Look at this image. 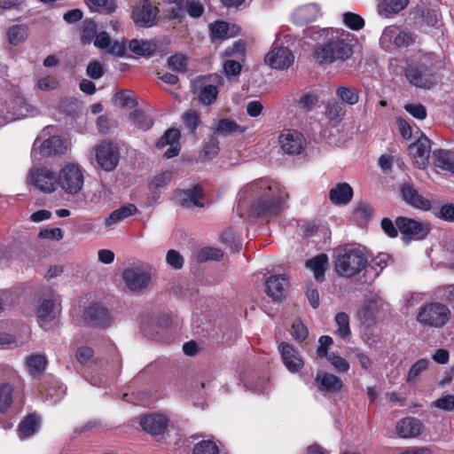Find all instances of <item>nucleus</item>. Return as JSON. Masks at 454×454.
Wrapping results in <instances>:
<instances>
[{
  "label": "nucleus",
  "instance_id": "obj_1",
  "mask_svg": "<svg viewBox=\"0 0 454 454\" xmlns=\"http://www.w3.org/2000/svg\"><path fill=\"white\" fill-rule=\"evenodd\" d=\"M441 68V60L434 53L429 52L423 54L417 62L408 65L404 74L411 85L429 90L437 84Z\"/></svg>",
  "mask_w": 454,
  "mask_h": 454
},
{
  "label": "nucleus",
  "instance_id": "obj_2",
  "mask_svg": "<svg viewBox=\"0 0 454 454\" xmlns=\"http://www.w3.org/2000/svg\"><path fill=\"white\" fill-rule=\"evenodd\" d=\"M253 192L259 198L251 205L250 212L256 218H270L282 211L283 200L280 196L272 192L271 186L265 181L259 180L251 184Z\"/></svg>",
  "mask_w": 454,
  "mask_h": 454
},
{
  "label": "nucleus",
  "instance_id": "obj_3",
  "mask_svg": "<svg viewBox=\"0 0 454 454\" xmlns=\"http://www.w3.org/2000/svg\"><path fill=\"white\" fill-rule=\"evenodd\" d=\"M336 254L334 269L341 277H354L366 267L367 258L359 249L345 247L338 249Z\"/></svg>",
  "mask_w": 454,
  "mask_h": 454
},
{
  "label": "nucleus",
  "instance_id": "obj_4",
  "mask_svg": "<svg viewBox=\"0 0 454 454\" xmlns=\"http://www.w3.org/2000/svg\"><path fill=\"white\" fill-rule=\"evenodd\" d=\"M353 53L352 46L344 39L331 38L325 43L315 46L313 58L319 65L332 64L335 61H345Z\"/></svg>",
  "mask_w": 454,
  "mask_h": 454
},
{
  "label": "nucleus",
  "instance_id": "obj_5",
  "mask_svg": "<svg viewBox=\"0 0 454 454\" xmlns=\"http://www.w3.org/2000/svg\"><path fill=\"white\" fill-rule=\"evenodd\" d=\"M451 318V310L440 301H428L422 304L417 313L416 320L425 327L442 328Z\"/></svg>",
  "mask_w": 454,
  "mask_h": 454
},
{
  "label": "nucleus",
  "instance_id": "obj_6",
  "mask_svg": "<svg viewBox=\"0 0 454 454\" xmlns=\"http://www.w3.org/2000/svg\"><path fill=\"white\" fill-rule=\"evenodd\" d=\"M27 182L35 189L43 193H51L59 186L57 175L46 167H34L30 168Z\"/></svg>",
  "mask_w": 454,
  "mask_h": 454
},
{
  "label": "nucleus",
  "instance_id": "obj_7",
  "mask_svg": "<svg viewBox=\"0 0 454 454\" xmlns=\"http://www.w3.org/2000/svg\"><path fill=\"white\" fill-rule=\"evenodd\" d=\"M57 176L59 185L69 194L78 193L83 186V171L77 164L69 163L65 165Z\"/></svg>",
  "mask_w": 454,
  "mask_h": 454
},
{
  "label": "nucleus",
  "instance_id": "obj_8",
  "mask_svg": "<svg viewBox=\"0 0 454 454\" xmlns=\"http://www.w3.org/2000/svg\"><path fill=\"white\" fill-rule=\"evenodd\" d=\"M95 158L98 165L105 171L114 170L120 161L119 147L109 140H103L94 147Z\"/></svg>",
  "mask_w": 454,
  "mask_h": 454
},
{
  "label": "nucleus",
  "instance_id": "obj_9",
  "mask_svg": "<svg viewBox=\"0 0 454 454\" xmlns=\"http://www.w3.org/2000/svg\"><path fill=\"white\" fill-rule=\"evenodd\" d=\"M395 225L401 234L403 235V240H422L427 237L431 228L428 223H423L407 216H398L395 218Z\"/></svg>",
  "mask_w": 454,
  "mask_h": 454
},
{
  "label": "nucleus",
  "instance_id": "obj_10",
  "mask_svg": "<svg viewBox=\"0 0 454 454\" xmlns=\"http://www.w3.org/2000/svg\"><path fill=\"white\" fill-rule=\"evenodd\" d=\"M160 9L151 0H138L133 6L131 19L141 27H152L156 25Z\"/></svg>",
  "mask_w": 454,
  "mask_h": 454
},
{
  "label": "nucleus",
  "instance_id": "obj_11",
  "mask_svg": "<svg viewBox=\"0 0 454 454\" xmlns=\"http://www.w3.org/2000/svg\"><path fill=\"white\" fill-rule=\"evenodd\" d=\"M278 142L285 153L290 155L301 154L306 145L304 136L300 131L293 129L282 130L278 137Z\"/></svg>",
  "mask_w": 454,
  "mask_h": 454
},
{
  "label": "nucleus",
  "instance_id": "obj_12",
  "mask_svg": "<svg viewBox=\"0 0 454 454\" xmlns=\"http://www.w3.org/2000/svg\"><path fill=\"white\" fill-rule=\"evenodd\" d=\"M264 61L271 68L285 70L293 65L294 56L287 47L274 43L265 55Z\"/></svg>",
  "mask_w": 454,
  "mask_h": 454
},
{
  "label": "nucleus",
  "instance_id": "obj_13",
  "mask_svg": "<svg viewBox=\"0 0 454 454\" xmlns=\"http://www.w3.org/2000/svg\"><path fill=\"white\" fill-rule=\"evenodd\" d=\"M400 194L403 200L413 208L426 212L432 208L431 200L419 194L411 182H404L400 185Z\"/></svg>",
  "mask_w": 454,
  "mask_h": 454
},
{
  "label": "nucleus",
  "instance_id": "obj_14",
  "mask_svg": "<svg viewBox=\"0 0 454 454\" xmlns=\"http://www.w3.org/2000/svg\"><path fill=\"white\" fill-rule=\"evenodd\" d=\"M142 429L153 437L161 436L168 426V419L162 415L152 413L139 418Z\"/></svg>",
  "mask_w": 454,
  "mask_h": 454
},
{
  "label": "nucleus",
  "instance_id": "obj_15",
  "mask_svg": "<svg viewBox=\"0 0 454 454\" xmlns=\"http://www.w3.org/2000/svg\"><path fill=\"white\" fill-rule=\"evenodd\" d=\"M122 278L130 291L139 292L148 286L152 275L138 268H130L123 271Z\"/></svg>",
  "mask_w": 454,
  "mask_h": 454
},
{
  "label": "nucleus",
  "instance_id": "obj_16",
  "mask_svg": "<svg viewBox=\"0 0 454 454\" xmlns=\"http://www.w3.org/2000/svg\"><path fill=\"white\" fill-rule=\"evenodd\" d=\"M84 320L93 327L106 328L111 324V317L106 308L98 303L90 304L84 310Z\"/></svg>",
  "mask_w": 454,
  "mask_h": 454
},
{
  "label": "nucleus",
  "instance_id": "obj_17",
  "mask_svg": "<svg viewBox=\"0 0 454 454\" xmlns=\"http://www.w3.org/2000/svg\"><path fill=\"white\" fill-rule=\"evenodd\" d=\"M278 351L281 355L283 364L290 372H298L304 366V361L291 344L282 341L278 345Z\"/></svg>",
  "mask_w": 454,
  "mask_h": 454
},
{
  "label": "nucleus",
  "instance_id": "obj_18",
  "mask_svg": "<svg viewBox=\"0 0 454 454\" xmlns=\"http://www.w3.org/2000/svg\"><path fill=\"white\" fill-rule=\"evenodd\" d=\"M200 80L204 82L209 81L215 83L203 86L199 93L200 102L202 105L210 106L216 100L219 93L217 86L223 83V79L217 74H211L200 77Z\"/></svg>",
  "mask_w": 454,
  "mask_h": 454
},
{
  "label": "nucleus",
  "instance_id": "obj_19",
  "mask_svg": "<svg viewBox=\"0 0 454 454\" xmlns=\"http://www.w3.org/2000/svg\"><path fill=\"white\" fill-rule=\"evenodd\" d=\"M394 37V44L398 48H407L416 43L417 35L409 30H402L395 35V27H387L380 37V43L384 44L386 42H390Z\"/></svg>",
  "mask_w": 454,
  "mask_h": 454
},
{
  "label": "nucleus",
  "instance_id": "obj_20",
  "mask_svg": "<svg viewBox=\"0 0 454 454\" xmlns=\"http://www.w3.org/2000/svg\"><path fill=\"white\" fill-rule=\"evenodd\" d=\"M289 281L285 274L271 275L265 282V292L268 296L275 301L282 300L288 288Z\"/></svg>",
  "mask_w": 454,
  "mask_h": 454
},
{
  "label": "nucleus",
  "instance_id": "obj_21",
  "mask_svg": "<svg viewBox=\"0 0 454 454\" xmlns=\"http://www.w3.org/2000/svg\"><path fill=\"white\" fill-rule=\"evenodd\" d=\"M203 197V191L200 185L195 184L191 189L177 190L175 192V199L177 202L184 207L191 205L202 207L203 204L200 199Z\"/></svg>",
  "mask_w": 454,
  "mask_h": 454
},
{
  "label": "nucleus",
  "instance_id": "obj_22",
  "mask_svg": "<svg viewBox=\"0 0 454 454\" xmlns=\"http://www.w3.org/2000/svg\"><path fill=\"white\" fill-rule=\"evenodd\" d=\"M56 302L55 294L50 290L49 297L43 299L37 308L36 315L41 325L51 322L57 317Z\"/></svg>",
  "mask_w": 454,
  "mask_h": 454
},
{
  "label": "nucleus",
  "instance_id": "obj_23",
  "mask_svg": "<svg viewBox=\"0 0 454 454\" xmlns=\"http://www.w3.org/2000/svg\"><path fill=\"white\" fill-rule=\"evenodd\" d=\"M346 113L345 106L341 102L332 98L326 103L324 114L330 124L333 127H337L344 120Z\"/></svg>",
  "mask_w": 454,
  "mask_h": 454
},
{
  "label": "nucleus",
  "instance_id": "obj_24",
  "mask_svg": "<svg viewBox=\"0 0 454 454\" xmlns=\"http://www.w3.org/2000/svg\"><path fill=\"white\" fill-rule=\"evenodd\" d=\"M8 113L13 119H21L33 116L35 109L30 106L23 97H14L8 103Z\"/></svg>",
  "mask_w": 454,
  "mask_h": 454
},
{
  "label": "nucleus",
  "instance_id": "obj_25",
  "mask_svg": "<svg viewBox=\"0 0 454 454\" xmlns=\"http://www.w3.org/2000/svg\"><path fill=\"white\" fill-rule=\"evenodd\" d=\"M315 381L322 392L337 393L343 387V382L340 378L328 372L317 373Z\"/></svg>",
  "mask_w": 454,
  "mask_h": 454
},
{
  "label": "nucleus",
  "instance_id": "obj_26",
  "mask_svg": "<svg viewBox=\"0 0 454 454\" xmlns=\"http://www.w3.org/2000/svg\"><path fill=\"white\" fill-rule=\"evenodd\" d=\"M353 188L348 183H338L329 192V200L334 205H347L353 198Z\"/></svg>",
  "mask_w": 454,
  "mask_h": 454
},
{
  "label": "nucleus",
  "instance_id": "obj_27",
  "mask_svg": "<svg viewBox=\"0 0 454 454\" xmlns=\"http://www.w3.org/2000/svg\"><path fill=\"white\" fill-rule=\"evenodd\" d=\"M396 431L400 437H415L421 434L422 423L415 418H404L398 422Z\"/></svg>",
  "mask_w": 454,
  "mask_h": 454
},
{
  "label": "nucleus",
  "instance_id": "obj_28",
  "mask_svg": "<svg viewBox=\"0 0 454 454\" xmlns=\"http://www.w3.org/2000/svg\"><path fill=\"white\" fill-rule=\"evenodd\" d=\"M67 149L66 142L59 136H51L41 145L40 153L43 156L62 155Z\"/></svg>",
  "mask_w": 454,
  "mask_h": 454
},
{
  "label": "nucleus",
  "instance_id": "obj_29",
  "mask_svg": "<svg viewBox=\"0 0 454 454\" xmlns=\"http://www.w3.org/2000/svg\"><path fill=\"white\" fill-rule=\"evenodd\" d=\"M41 424V418L35 412L29 413L24 417L18 426V434L20 439L33 435Z\"/></svg>",
  "mask_w": 454,
  "mask_h": 454
},
{
  "label": "nucleus",
  "instance_id": "obj_30",
  "mask_svg": "<svg viewBox=\"0 0 454 454\" xmlns=\"http://www.w3.org/2000/svg\"><path fill=\"white\" fill-rule=\"evenodd\" d=\"M129 48L138 56L150 58L159 51V44L154 41L132 39L129 42Z\"/></svg>",
  "mask_w": 454,
  "mask_h": 454
},
{
  "label": "nucleus",
  "instance_id": "obj_31",
  "mask_svg": "<svg viewBox=\"0 0 454 454\" xmlns=\"http://www.w3.org/2000/svg\"><path fill=\"white\" fill-rule=\"evenodd\" d=\"M430 150L431 140L423 133L420 134L414 143L409 145V152L414 158H425L427 160Z\"/></svg>",
  "mask_w": 454,
  "mask_h": 454
},
{
  "label": "nucleus",
  "instance_id": "obj_32",
  "mask_svg": "<svg viewBox=\"0 0 454 454\" xmlns=\"http://www.w3.org/2000/svg\"><path fill=\"white\" fill-rule=\"evenodd\" d=\"M84 2L91 12L111 15L118 8L117 0H85Z\"/></svg>",
  "mask_w": 454,
  "mask_h": 454
},
{
  "label": "nucleus",
  "instance_id": "obj_33",
  "mask_svg": "<svg viewBox=\"0 0 454 454\" xmlns=\"http://www.w3.org/2000/svg\"><path fill=\"white\" fill-rule=\"evenodd\" d=\"M48 360L43 354H33L26 358V367L32 376H37L44 372Z\"/></svg>",
  "mask_w": 454,
  "mask_h": 454
},
{
  "label": "nucleus",
  "instance_id": "obj_34",
  "mask_svg": "<svg viewBox=\"0 0 454 454\" xmlns=\"http://www.w3.org/2000/svg\"><path fill=\"white\" fill-rule=\"evenodd\" d=\"M328 262L325 254H320L306 262V266L313 270L316 280L322 282L325 278V272Z\"/></svg>",
  "mask_w": 454,
  "mask_h": 454
},
{
  "label": "nucleus",
  "instance_id": "obj_35",
  "mask_svg": "<svg viewBox=\"0 0 454 454\" xmlns=\"http://www.w3.org/2000/svg\"><path fill=\"white\" fill-rule=\"evenodd\" d=\"M336 97L343 105L354 106L359 102L360 91L351 86H339L335 90Z\"/></svg>",
  "mask_w": 454,
  "mask_h": 454
},
{
  "label": "nucleus",
  "instance_id": "obj_36",
  "mask_svg": "<svg viewBox=\"0 0 454 454\" xmlns=\"http://www.w3.org/2000/svg\"><path fill=\"white\" fill-rule=\"evenodd\" d=\"M98 25L92 19H85L80 27V42L82 45H89L97 35Z\"/></svg>",
  "mask_w": 454,
  "mask_h": 454
},
{
  "label": "nucleus",
  "instance_id": "obj_37",
  "mask_svg": "<svg viewBox=\"0 0 454 454\" xmlns=\"http://www.w3.org/2000/svg\"><path fill=\"white\" fill-rule=\"evenodd\" d=\"M433 160L435 167L454 173V159L449 151L443 149L434 151Z\"/></svg>",
  "mask_w": 454,
  "mask_h": 454
},
{
  "label": "nucleus",
  "instance_id": "obj_38",
  "mask_svg": "<svg viewBox=\"0 0 454 454\" xmlns=\"http://www.w3.org/2000/svg\"><path fill=\"white\" fill-rule=\"evenodd\" d=\"M6 35L9 43L17 46L28 37V27L25 24L13 25L7 29Z\"/></svg>",
  "mask_w": 454,
  "mask_h": 454
},
{
  "label": "nucleus",
  "instance_id": "obj_39",
  "mask_svg": "<svg viewBox=\"0 0 454 454\" xmlns=\"http://www.w3.org/2000/svg\"><path fill=\"white\" fill-rule=\"evenodd\" d=\"M410 3V0H382L379 4V12L387 17L390 14H395L404 10Z\"/></svg>",
  "mask_w": 454,
  "mask_h": 454
},
{
  "label": "nucleus",
  "instance_id": "obj_40",
  "mask_svg": "<svg viewBox=\"0 0 454 454\" xmlns=\"http://www.w3.org/2000/svg\"><path fill=\"white\" fill-rule=\"evenodd\" d=\"M137 212V207L133 204L121 206L120 208L114 210L109 216L106 219V225L112 226L123 219L133 215Z\"/></svg>",
  "mask_w": 454,
  "mask_h": 454
},
{
  "label": "nucleus",
  "instance_id": "obj_41",
  "mask_svg": "<svg viewBox=\"0 0 454 454\" xmlns=\"http://www.w3.org/2000/svg\"><path fill=\"white\" fill-rule=\"evenodd\" d=\"M246 129L239 126L236 121L223 118L217 123L216 132L222 136H228L232 134H241L245 132Z\"/></svg>",
  "mask_w": 454,
  "mask_h": 454
},
{
  "label": "nucleus",
  "instance_id": "obj_42",
  "mask_svg": "<svg viewBox=\"0 0 454 454\" xmlns=\"http://www.w3.org/2000/svg\"><path fill=\"white\" fill-rule=\"evenodd\" d=\"M337 329L334 333L341 338L347 340L351 335V330L349 326V317L345 312H339L336 314L334 318Z\"/></svg>",
  "mask_w": 454,
  "mask_h": 454
},
{
  "label": "nucleus",
  "instance_id": "obj_43",
  "mask_svg": "<svg viewBox=\"0 0 454 454\" xmlns=\"http://www.w3.org/2000/svg\"><path fill=\"white\" fill-rule=\"evenodd\" d=\"M14 387L9 383L0 384V412L5 413L13 402Z\"/></svg>",
  "mask_w": 454,
  "mask_h": 454
},
{
  "label": "nucleus",
  "instance_id": "obj_44",
  "mask_svg": "<svg viewBox=\"0 0 454 454\" xmlns=\"http://www.w3.org/2000/svg\"><path fill=\"white\" fill-rule=\"evenodd\" d=\"M129 119L136 127L143 130H148L153 125V119L141 109H135L131 112Z\"/></svg>",
  "mask_w": 454,
  "mask_h": 454
},
{
  "label": "nucleus",
  "instance_id": "obj_45",
  "mask_svg": "<svg viewBox=\"0 0 454 454\" xmlns=\"http://www.w3.org/2000/svg\"><path fill=\"white\" fill-rule=\"evenodd\" d=\"M376 310L377 305L374 301H366L358 309L356 314L357 319L362 324L372 322L375 317Z\"/></svg>",
  "mask_w": 454,
  "mask_h": 454
},
{
  "label": "nucleus",
  "instance_id": "obj_46",
  "mask_svg": "<svg viewBox=\"0 0 454 454\" xmlns=\"http://www.w3.org/2000/svg\"><path fill=\"white\" fill-rule=\"evenodd\" d=\"M167 63L171 70L177 73H184L187 68L188 59L183 53H176L168 59Z\"/></svg>",
  "mask_w": 454,
  "mask_h": 454
},
{
  "label": "nucleus",
  "instance_id": "obj_47",
  "mask_svg": "<svg viewBox=\"0 0 454 454\" xmlns=\"http://www.w3.org/2000/svg\"><path fill=\"white\" fill-rule=\"evenodd\" d=\"M246 46V43L243 40L236 41L231 46L225 49L224 56L240 59L244 62L247 51Z\"/></svg>",
  "mask_w": 454,
  "mask_h": 454
},
{
  "label": "nucleus",
  "instance_id": "obj_48",
  "mask_svg": "<svg viewBox=\"0 0 454 454\" xmlns=\"http://www.w3.org/2000/svg\"><path fill=\"white\" fill-rule=\"evenodd\" d=\"M219 447L213 440H202L192 449V454H219Z\"/></svg>",
  "mask_w": 454,
  "mask_h": 454
},
{
  "label": "nucleus",
  "instance_id": "obj_49",
  "mask_svg": "<svg viewBox=\"0 0 454 454\" xmlns=\"http://www.w3.org/2000/svg\"><path fill=\"white\" fill-rule=\"evenodd\" d=\"M181 134L176 129H168L163 134V136L158 140L156 146L159 149H162L167 145L179 144Z\"/></svg>",
  "mask_w": 454,
  "mask_h": 454
},
{
  "label": "nucleus",
  "instance_id": "obj_50",
  "mask_svg": "<svg viewBox=\"0 0 454 454\" xmlns=\"http://www.w3.org/2000/svg\"><path fill=\"white\" fill-rule=\"evenodd\" d=\"M343 23L348 28L358 31L364 28L365 22L362 16L355 12H347L343 14Z\"/></svg>",
  "mask_w": 454,
  "mask_h": 454
},
{
  "label": "nucleus",
  "instance_id": "obj_51",
  "mask_svg": "<svg viewBox=\"0 0 454 454\" xmlns=\"http://www.w3.org/2000/svg\"><path fill=\"white\" fill-rule=\"evenodd\" d=\"M428 367V360L426 358L419 359L417 362H415L411 367L410 368L407 376H406V381L411 383L414 382L418 377L420 375L421 372L426 371Z\"/></svg>",
  "mask_w": 454,
  "mask_h": 454
},
{
  "label": "nucleus",
  "instance_id": "obj_52",
  "mask_svg": "<svg viewBox=\"0 0 454 454\" xmlns=\"http://www.w3.org/2000/svg\"><path fill=\"white\" fill-rule=\"evenodd\" d=\"M223 257V251L215 247H204L198 253V261L200 262H207L208 260L220 261Z\"/></svg>",
  "mask_w": 454,
  "mask_h": 454
},
{
  "label": "nucleus",
  "instance_id": "obj_53",
  "mask_svg": "<svg viewBox=\"0 0 454 454\" xmlns=\"http://www.w3.org/2000/svg\"><path fill=\"white\" fill-rule=\"evenodd\" d=\"M115 102L121 107H135L137 106V101L133 98L130 90H122L115 93Z\"/></svg>",
  "mask_w": 454,
  "mask_h": 454
},
{
  "label": "nucleus",
  "instance_id": "obj_54",
  "mask_svg": "<svg viewBox=\"0 0 454 454\" xmlns=\"http://www.w3.org/2000/svg\"><path fill=\"white\" fill-rule=\"evenodd\" d=\"M183 121L185 128H187L190 132L194 133L200 124V118L196 111L189 110L184 114Z\"/></svg>",
  "mask_w": 454,
  "mask_h": 454
},
{
  "label": "nucleus",
  "instance_id": "obj_55",
  "mask_svg": "<svg viewBox=\"0 0 454 454\" xmlns=\"http://www.w3.org/2000/svg\"><path fill=\"white\" fill-rule=\"evenodd\" d=\"M229 25L225 21L217 20L210 25V33L213 39H224L227 37Z\"/></svg>",
  "mask_w": 454,
  "mask_h": 454
},
{
  "label": "nucleus",
  "instance_id": "obj_56",
  "mask_svg": "<svg viewBox=\"0 0 454 454\" xmlns=\"http://www.w3.org/2000/svg\"><path fill=\"white\" fill-rule=\"evenodd\" d=\"M94 356V349L88 346H82L76 349L75 358L82 365H87Z\"/></svg>",
  "mask_w": 454,
  "mask_h": 454
},
{
  "label": "nucleus",
  "instance_id": "obj_57",
  "mask_svg": "<svg viewBox=\"0 0 454 454\" xmlns=\"http://www.w3.org/2000/svg\"><path fill=\"white\" fill-rule=\"evenodd\" d=\"M432 405L444 411H454V395H442Z\"/></svg>",
  "mask_w": 454,
  "mask_h": 454
},
{
  "label": "nucleus",
  "instance_id": "obj_58",
  "mask_svg": "<svg viewBox=\"0 0 454 454\" xmlns=\"http://www.w3.org/2000/svg\"><path fill=\"white\" fill-rule=\"evenodd\" d=\"M184 8L192 18H200L204 13V6L199 0H186Z\"/></svg>",
  "mask_w": 454,
  "mask_h": 454
},
{
  "label": "nucleus",
  "instance_id": "obj_59",
  "mask_svg": "<svg viewBox=\"0 0 454 454\" xmlns=\"http://www.w3.org/2000/svg\"><path fill=\"white\" fill-rule=\"evenodd\" d=\"M240 59H228L223 63V72L226 76H237L241 73L242 65Z\"/></svg>",
  "mask_w": 454,
  "mask_h": 454
},
{
  "label": "nucleus",
  "instance_id": "obj_60",
  "mask_svg": "<svg viewBox=\"0 0 454 454\" xmlns=\"http://www.w3.org/2000/svg\"><path fill=\"white\" fill-rule=\"evenodd\" d=\"M392 262L393 259L388 254L380 253L372 261L371 267L375 270L382 271Z\"/></svg>",
  "mask_w": 454,
  "mask_h": 454
},
{
  "label": "nucleus",
  "instance_id": "obj_61",
  "mask_svg": "<svg viewBox=\"0 0 454 454\" xmlns=\"http://www.w3.org/2000/svg\"><path fill=\"white\" fill-rule=\"evenodd\" d=\"M317 102V98L316 95L312 93H305L300 97V99L298 100V106L301 109L309 112L312 110L313 106Z\"/></svg>",
  "mask_w": 454,
  "mask_h": 454
},
{
  "label": "nucleus",
  "instance_id": "obj_62",
  "mask_svg": "<svg viewBox=\"0 0 454 454\" xmlns=\"http://www.w3.org/2000/svg\"><path fill=\"white\" fill-rule=\"evenodd\" d=\"M308 329L301 321L294 322L292 325L291 334L294 340L302 342L308 337Z\"/></svg>",
  "mask_w": 454,
  "mask_h": 454
},
{
  "label": "nucleus",
  "instance_id": "obj_63",
  "mask_svg": "<svg viewBox=\"0 0 454 454\" xmlns=\"http://www.w3.org/2000/svg\"><path fill=\"white\" fill-rule=\"evenodd\" d=\"M328 361L340 372H346L349 369V364L340 356L330 353Z\"/></svg>",
  "mask_w": 454,
  "mask_h": 454
},
{
  "label": "nucleus",
  "instance_id": "obj_64",
  "mask_svg": "<svg viewBox=\"0 0 454 454\" xmlns=\"http://www.w3.org/2000/svg\"><path fill=\"white\" fill-rule=\"evenodd\" d=\"M404 109L418 120H424L427 117V109L421 104H407Z\"/></svg>",
  "mask_w": 454,
  "mask_h": 454
}]
</instances>
